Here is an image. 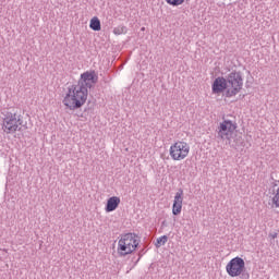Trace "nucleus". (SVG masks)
Masks as SVG:
<instances>
[{
	"mask_svg": "<svg viewBox=\"0 0 279 279\" xmlns=\"http://www.w3.org/2000/svg\"><path fill=\"white\" fill-rule=\"evenodd\" d=\"M97 80H98V76L95 73V71H87L81 75V80L78 81L77 84L83 86V88H93V86L97 84Z\"/></svg>",
	"mask_w": 279,
	"mask_h": 279,
	"instance_id": "nucleus-8",
	"label": "nucleus"
},
{
	"mask_svg": "<svg viewBox=\"0 0 279 279\" xmlns=\"http://www.w3.org/2000/svg\"><path fill=\"white\" fill-rule=\"evenodd\" d=\"M184 205V190L179 189L174 194L172 204V215L177 216L182 213V206Z\"/></svg>",
	"mask_w": 279,
	"mask_h": 279,
	"instance_id": "nucleus-9",
	"label": "nucleus"
},
{
	"mask_svg": "<svg viewBox=\"0 0 279 279\" xmlns=\"http://www.w3.org/2000/svg\"><path fill=\"white\" fill-rule=\"evenodd\" d=\"M89 27L93 29V32H101V21L99 17L94 16L89 21Z\"/></svg>",
	"mask_w": 279,
	"mask_h": 279,
	"instance_id": "nucleus-11",
	"label": "nucleus"
},
{
	"mask_svg": "<svg viewBox=\"0 0 279 279\" xmlns=\"http://www.w3.org/2000/svg\"><path fill=\"white\" fill-rule=\"evenodd\" d=\"M272 206H275V208H279V187L276 190L275 195L272 196Z\"/></svg>",
	"mask_w": 279,
	"mask_h": 279,
	"instance_id": "nucleus-13",
	"label": "nucleus"
},
{
	"mask_svg": "<svg viewBox=\"0 0 279 279\" xmlns=\"http://www.w3.org/2000/svg\"><path fill=\"white\" fill-rule=\"evenodd\" d=\"M238 128L239 125L235 121L226 119L218 125V137L221 141H232V136H234Z\"/></svg>",
	"mask_w": 279,
	"mask_h": 279,
	"instance_id": "nucleus-6",
	"label": "nucleus"
},
{
	"mask_svg": "<svg viewBox=\"0 0 279 279\" xmlns=\"http://www.w3.org/2000/svg\"><path fill=\"white\" fill-rule=\"evenodd\" d=\"M141 240H138V235L134 233H124L118 238V246L117 252L121 257L130 256V254H134L136 250H138V245Z\"/></svg>",
	"mask_w": 279,
	"mask_h": 279,
	"instance_id": "nucleus-3",
	"label": "nucleus"
},
{
	"mask_svg": "<svg viewBox=\"0 0 279 279\" xmlns=\"http://www.w3.org/2000/svg\"><path fill=\"white\" fill-rule=\"evenodd\" d=\"M169 156L174 162H182L191 156V145L186 141H175L170 145Z\"/></svg>",
	"mask_w": 279,
	"mask_h": 279,
	"instance_id": "nucleus-4",
	"label": "nucleus"
},
{
	"mask_svg": "<svg viewBox=\"0 0 279 279\" xmlns=\"http://www.w3.org/2000/svg\"><path fill=\"white\" fill-rule=\"evenodd\" d=\"M211 90L214 95L225 93V97L228 99L236 97L243 90V76L239 72H231L228 75V80L223 76H218L211 85Z\"/></svg>",
	"mask_w": 279,
	"mask_h": 279,
	"instance_id": "nucleus-1",
	"label": "nucleus"
},
{
	"mask_svg": "<svg viewBox=\"0 0 279 279\" xmlns=\"http://www.w3.org/2000/svg\"><path fill=\"white\" fill-rule=\"evenodd\" d=\"M88 99V88L81 84L72 85L63 98V106L68 110H80Z\"/></svg>",
	"mask_w": 279,
	"mask_h": 279,
	"instance_id": "nucleus-2",
	"label": "nucleus"
},
{
	"mask_svg": "<svg viewBox=\"0 0 279 279\" xmlns=\"http://www.w3.org/2000/svg\"><path fill=\"white\" fill-rule=\"evenodd\" d=\"M167 241H168L167 235L160 236L159 239H157L156 247H162V245H165Z\"/></svg>",
	"mask_w": 279,
	"mask_h": 279,
	"instance_id": "nucleus-14",
	"label": "nucleus"
},
{
	"mask_svg": "<svg viewBox=\"0 0 279 279\" xmlns=\"http://www.w3.org/2000/svg\"><path fill=\"white\" fill-rule=\"evenodd\" d=\"M121 204V197L119 196H111L107 199V204L105 206L106 213H114L119 205Z\"/></svg>",
	"mask_w": 279,
	"mask_h": 279,
	"instance_id": "nucleus-10",
	"label": "nucleus"
},
{
	"mask_svg": "<svg viewBox=\"0 0 279 279\" xmlns=\"http://www.w3.org/2000/svg\"><path fill=\"white\" fill-rule=\"evenodd\" d=\"M226 271L230 278H239L245 272V259L240 256L233 257L226 265Z\"/></svg>",
	"mask_w": 279,
	"mask_h": 279,
	"instance_id": "nucleus-7",
	"label": "nucleus"
},
{
	"mask_svg": "<svg viewBox=\"0 0 279 279\" xmlns=\"http://www.w3.org/2000/svg\"><path fill=\"white\" fill-rule=\"evenodd\" d=\"M23 125V118L16 112H7L2 119L1 130L4 134H16L21 132Z\"/></svg>",
	"mask_w": 279,
	"mask_h": 279,
	"instance_id": "nucleus-5",
	"label": "nucleus"
},
{
	"mask_svg": "<svg viewBox=\"0 0 279 279\" xmlns=\"http://www.w3.org/2000/svg\"><path fill=\"white\" fill-rule=\"evenodd\" d=\"M185 2L186 0H166V3L172 8H180V5H184Z\"/></svg>",
	"mask_w": 279,
	"mask_h": 279,
	"instance_id": "nucleus-12",
	"label": "nucleus"
},
{
	"mask_svg": "<svg viewBox=\"0 0 279 279\" xmlns=\"http://www.w3.org/2000/svg\"><path fill=\"white\" fill-rule=\"evenodd\" d=\"M113 33H114V34H119L117 28H114Z\"/></svg>",
	"mask_w": 279,
	"mask_h": 279,
	"instance_id": "nucleus-15",
	"label": "nucleus"
}]
</instances>
